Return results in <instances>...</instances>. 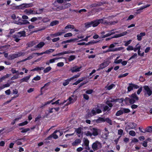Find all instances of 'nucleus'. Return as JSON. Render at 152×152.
<instances>
[{"label":"nucleus","instance_id":"nucleus-57","mask_svg":"<svg viewBox=\"0 0 152 152\" xmlns=\"http://www.w3.org/2000/svg\"><path fill=\"white\" fill-rule=\"evenodd\" d=\"M129 134L130 135L132 136H134L136 135V133L134 131H129Z\"/></svg>","mask_w":152,"mask_h":152},{"label":"nucleus","instance_id":"nucleus-11","mask_svg":"<svg viewBox=\"0 0 152 152\" xmlns=\"http://www.w3.org/2000/svg\"><path fill=\"white\" fill-rule=\"evenodd\" d=\"M72 97L74 98L75 97V98H74V99H72V97H69L68 99L69 101L67 105L73 103L76 101L77 98V96L72 95Z\"/></svg>","mask_w":152,"mask_h":152},{"label":"nucleus","instance_id":"nucleus-25","mask_svg":"<svg viewBox=\"0 0 152 152\" xmlns=\"http://www.w3.org/2000/svg\"><path fill=\"white\" fill-rule=\"evenodd\" d=\"M83 142L85 146L88 145L89 142L87 138H84L83 140Z\"/></svg>","mask_w":152,"mask_h":152},{"label":"nucleus","instance_id":"nucleus-22","mask_svg":"<svg viewBox=\"0 0 152 152\" xmlns=\"http://www.w3.org/2000/svg\"><path fill=\"white\" fill-rule=\"evenodd\" d=\"M124 48L123 47H121L119 48H111V52H115L117 51H120L122 50Z\"/></svg>","mask_w":152,"mask_h":152},{"label":"nucleus","instance_id":"nucleus-4","mask_svg":"<svg viewBox=\"0 0 152 152\" xmlns=\"http://www.w3.org/2000/svg\"><path fill=\"white\" fill-rule=\"evenodd\" d=\"M144 90V95H148V96H151L152 94V91L148 86H145L143 87Z\"/></svg>","mask_w":152,"mask_h":152},{"label":"nucleus","instance_id":"nucleus-39","mask_svg":"<svg viewBox=\"0 0 152 152\" xmlns=\"http://www.w3.org/2000/svg\"><path fill=\"white\" fill-rule=\"evenodd\" d=\"M51 69V68L50 66H48L46 67L43 70V72L44 73H46L48 72Z\"/></svg>","mask_w":152,"mask_h":152},{"label":"nucleus","instance_id":"nucleus-16","mask_svg":"<svg viewBox=\"0 0 152 152\" xmlns=\"http://www.w3.org/2000/svg\"><path fill=\"white\" fill-rule=\"evenodd\" d=\"M137 124L136 123H130L129 125L128 126V127H129L128 129H134L137 127Z\"/></svg>","mask_w":152,"mask_h":152},{"label":"nucleus","instance_id":"nucleus-26","mask_svg":"<svg viewBox=\"0 0 152 152\" xmlns=\"http://www.w3.org/2000/svg\"><path fill=\"white\" fill-rule=\"evenodd\" d=\"M92 26L94 27L97 26L99 24V22L98 21V20L92 21Z\"/></svg>","mask_w":152,"mask_h":152},{"label":"nucleus","instance_id":"nucleus-2","mask_svg":"<svg viewBox=\"0 0 152 152\" xmlns=\"http://www.w3.org/2000/svg\"><path fill=\"white\" fill-rule=\"evenodd\" d=\"M102 107V104H100L95 105L91 111L88 112V115L90 116H92L95 115L97 113L98 114L101 113L102 111L100 109V108Z\"/></svg>","mask_w":152,"mask_h":152},{"label":"nucleus","instance_id":"nucleus-53","mask_svg":"<svg viewBox=\"0 0 152 152\" xmlns=\"http://www.w3.org/2000/svg\"><path fill=\"white\" fill-rule=\"evenodd\" d=\"M74 52V51L69 50L68 51H64L62 52L63 55L65 54H67L71 53H73Z\"/></svg>","mask_w":152,"mask_h":152},{"label":"nucleus","instance_id":"nucleus-21","mask_svg":"<svg viewBox=\"0 0 152 152\" xmlns=\"http://www.w3.org/2000/svg\"><path fill=\"white\" fill-rule=\"evenodd\" d=\"M25 11L28 15L30 14H35V13L34 12L33 10L31 9H26L25 10Z\"/></svg>","mask_w":152,"mask_h":152},{"label":"nucleus","instance_id":"nucleus-61","mask_svg":"<svg viewBox=\"0 0 152 152\" xmlns=\"http://www.w3.org/2000/svg\"><path fill=\"white\" fill-rule=\"evenodd\" d=\"M72 35V33H66L64 34V37H71Z\"/></svg>","mask_w":152,"mask_h":152},{"label":"nucleus","instance_id":"nucleus-51","mask_svg":"<svg viewBox=\"0 0 152 152\" xmlns=\"http://www.w3.org/2000/svg\"><path fill=\"white\" fill-rule=\"evenodd\" d=\"M63 7H64L65 8V9L70 7V4L69 3H66L64 4H63Z\"/></svg>","mask_w":152,"mask_h":152},{"label":"nucleus","instance_id":"nucleus-41","mask_svg":"<svg viewBox=\"0 0 152 152\" xmlns=\"http://www.w3.org/2000/svg\"><path fill=\"white\" fill-rule=\"evenodd\" d=\"M76 58L75 56V55H72L69 56L68 58V60L69 61H73Z\"/></svg>","mask_w":152,"mask_h":152},{"label":"nucleus","instance_id":"nucleus-9","mask_svg":"<svg viewBox=\"0 0 152 152\" xmlns=\"http://www.w3.org/2000/svg\"><path fill=\"white\" fill-rule=\"evenodd\" d=\"M81 66L78 67L77 66H75L71 67L70 70L72 73L77 72L80 71V69H81Z\"/></svg>","mask_w":152,"mask_h":152},{"label":"nucleus","instance_id":"nucleus-20","mask_svg":"<svg viewBox=\"0 0 152 152\" xmlns=\"http://www.w3.org/2000/svg\"><path fill=\"white\" fill-rule=\"evenodd\" d=\"M45 45V43L43 42H41L38 44L34 47L36 48H38L39 49L42 48Z\"/></svg>","mask_w":152,"mask_h":152},{"label":"nucleus","instance_id":"nucleus-37","mask_svg":"<svg viewBox=\"0 0 152 152\" xmlns=\"http://www.w3.org/2000/svg\"><path fill=\"white\" fill-rule=\"evenodd\" d=\"M85 27L87 28H88L91 26H92V23L91 21L89 22H87L85 23Z\"/></svg>","mask_w":152,"mask_h":152},{"label":"nucleus","instance_id":"nucleus-63","mask_svg":"<svg viewBox=\"0 0 152 152\" xmlns=\"http://www.w3.org/2000/svg\"><path fill=\"white\" fill-rule=\"evenodd\" d=\"M34 56V53H33L31 55H30L28 56L27 58V59L28 60H30Z\"/></svg>","mask_w":152,"mask_h":152},{"label":"nucleus","instance_id":"nucleus-64","mask_svg":"<svg viewBox=\"0 0 152 152\" xmlns=\"http://www.w3.org/2000/svg\"><path fill=\"white\" fill-rule=\"evenodd\" d=\"M122 61V59H121L118 60H115L114 61V63L117 64H118L120 63H121Z\"/></svg>","mask_w":152,"mask_h":152},{"label":"nucleus","instance_id":"nucleus-27","mask_svg":"<svg viewBox=\"0 0 152 152\" xmlns=\"http://www.w3.org/2000/svg\"><path fill=\"white\" fill-rule=\"evenodd\" d=\"M54 134H57L58 136H61L63 134V133L62 132L60 131V130H56L53 132Z\"/></svg>","mask_w":152,"mask_h":152},{"label":"nucleus","instance_id":"nucleus-3","mask_svg":"<svg viewBox=\"0 0 152 152\" xmlns=\"http://www.w3.org/2000/svg\"><path fill=\"white\" fill-rule=\"evenodd\" d=\"M102 147V143L98 141L93 143L92 145V148L94 151H96L101 148Z\"/></svg>","mask_w":152,"mask_h":152},{"label":"nucleus","instance_id":"nucleus-59","mask_svg":"<svg viewBox=\"0 0 152 152\" xmlns=\"http://www.w3.org/2000/svg\"><path fill=\"white\" fill-rule=\"evenodd\" d=\"M127 32L125 31L119 34V37H121L126 35L127 34Z\"/></svg>","mask_w":152,"mask_h":152},{"label":"nucleus","instance_id":"nucleus-56","mask_svg":"<svg viewBox=\"0 0 152 152\" xmlns=\"http://www.w3.org/2000/svg\"><path fill=\"white\" fill-rule=\"evenodd\" d=\"M111 109V108H109V107L107 106H105L104 107V109L103 111H106L107 110V111H109Z\"/></svg>","mask_w":152,"mask_h":152},{"label":"nucleus","instance_id":"nucleus-8","mask_svg":"<svg viewBox=\"0 0 152 152\" xmlns=\"http://www.w3.org/2000/svg\"><path fill=\"white\" fill-rule=\"evenodd\" d=\"M109 62L108 61H105L101 64L99 66V68L97 70L98 71L99 70L102 69L106 67L109 64Z\"/></svg>","mask_w":152,"mask_h":152},{"label":"nucleus","instance_id":"nucleus-24","mask_svg":"<svg viewBox=\"0 0 152 152\" xmlns=\"http://www.w3.org/2000/svg\"><path fill=\"white\" fill-rule=\"evenodd\" d=\"M115 85L114 84H112L109 86H107L105 87V88L107 90H110L113 87L115 86Z\"/></svg>","mask_w":152,"mask_h":152},{"label":"nucleus","instance_id":"nucleus-32","mask_svg":"<svg viewBox=\"0 0 152 152\" xmlns=\"http://www.w3.org/2000/svg\"><path fill=\"white\" fill-rule=\"evenodd\" d=\"M59 23V21L58 20H54L51 22L50 24V26H54L58 24Z\"/></svg>","mask_w":152,"mask_h":152},{"label":"nucleus","instance_id":"nucleus-19","mask_svg":"<svg viewBox=\"0 0 152 152\" xmlns=\"http://www.w3.org/2000/svg\"><path fill=\"white\" fill-rule=\"evenodd\" d=\"M150 6V4H147L146 5H144L141 7L140 9L137 10V11L138 13H139L140 12H141V10H142L145 8H146L147 7H149Z\"/></svg>","mask_w":152,"mask_h":152},{"label":"nucleus","instance_id":"nucleus-48","mask_svg":"<svg viewBox=\"0 0 152 152\" xmlns=\"http://www.w3.org/2000/svg\"><path fill=\"white\" fill-rule=\"evenodd\" d=\"M85 134L86 136H89L90 137H91L92 136L91 132L89 131H88L86 132H85Z\"/></svg>","mask_w":152,"mask_h":152},{"label":"nucleus","instance_id":"nucleus-34","mask_svg":"<svg viewBox=\"0 0 152 152\" xmlns=\"http://www.w3.org/2000/svg\"><path fill=\"white\" fill-rule=\"evenodd\" d=\"M74 28L75 27L73 25H68L64 28V29L65 30L67 29H74Z\"/></svg>","mask_w":152,"mask_h":152},{"label":"nucleus","instance_id":"nucleus-10","mask_svg":"<svg viewBox=\"0 0 152 152\" xmlns=\"http://www.w3.org/2000/svg\"><path fill=\"white\" fill-rule=\"evenodd\" d=\"M118 44V43L117 42H115L113 43L112 44H110L109 47V49L107 50L104 51V53H106L109 52H111V48H114L115 46V45H116Z\"/></svg>","mask_w":152,"mask_h":152},{"label":"nucleus","instance_id":"nucleus-40","mask_svg":"<svg viewBox=\"0 0 152 152\" xmlns=\"http://www.w3.org/2000/svg\"><path fill=\"white\" fill-rule=\"evenodd\" d=\"M82 132V128L79 127L78 128L75 129V132H76L78 134H80Z\"/></svg>","mask_w":152,"mask_h":152},{"label":"nucleus","instance_id":"nucleus-38","mask_svg":"<svg viewBox=\"0 0 152 152\" xmlns=\"http://www.w3.org/2000/svg\"><path fill=\"white\" fill-rule=\"evenodd\" d=\"M123 114V112H122L121 109V110L118 111L115 114V115L118 116H119L120 115H122Z\"/></svg>","mask_w":152,"mask_h":152},{"label":"nucleus","instance_id":"nucleus-58","mask_svg":"<svg viewBox=\"0 0 152 152\" xmlns=\"http://www.w3.org/2000/svg\"><path fill=\"white\" fill-rule=\"evenodd\" d=\"M129 74L128 73H126L125 74L120 75L118 76V78H121L124 77H125L127 76Z\"/></svg>","mask_w":152,"mask_h":152},{"label":"nucleus","instance_id":"nucleus-5","mask_svg":"<svg viewBox=\"0 0 152 152\" xmlns=\"http://www.w3.org/2000/svg\"><path fill=\"white\" fill-rule=\"evenodd\" d=\"M11 71L12 74H16V75H15L11 77V80H15L18 78L20 77L18 71L16 70L15 68H12L11 69Z\"/></svg>","mask_w":152,"mask_h":152},{"label":"nucleus","instance_id":"nucleus-43","mask_svg":"<svg viewBox=\"0 0 152 152\" xmlns=\"http://www.w3.org/2000/svg\"><path fill=\"white\" fill-rule=\"evenodd\" d=\"M44 10V9H39L38 10L36 11V12L35 13V14H39L42 13Z\"/></svg>","mask_w":152,"mask_h":152},{"label":"nucleus","instance_id":"nucleus-52","mask_svg":"<svg viewBox=\"0 0 152 152\" xmlns=\"http://www.w3.org/2000/svg\"><path fill=\"white\" fill-rule=\"evenodd\" d=\"M9 60H12L16 58L15 54H12V55L9 56Z\"/></svg>","mask_w":152,"mask_h":152},{"label":"nucleus","instance_id":"nucleus-18","mask_svg":"<svg viewBox=\"0 0 152 152\" xmlns=\"http://www.w3.org/2000/svg\"><path fill=\"white\" fill-rule=\"evenodd\" d=\"M138 45H139V44H137L136 46V47H137V49L138 50V54L139 56H144V53L143 52L142 53H140V48H141V46H138Z\"/></svg>","mask_w":152,"mask_h":152},{"label":"nucleus","instance_id":"nucleus-28","mask_svg":"<svg viewBox=\"0 0 152 152\" xmlns=\"http://www.w3.org/2000/svg\"><path fill=\"white\" fill-rule=\"evenodd\" d=\"M60 32H58L56 33L57 36L61 35L62 34L64 33L67 32L65 29H62Z\"/></svg>","mask_w":152,"mask_h":152},{"label":"nucleus","instance_id":"nucleus-33","mask_svg":"<svg viewBox=\"0 0 152 152\" xmlns=\"http://www.w3.org/2000/svg\"><path fill=\"white\" fill-rule=\"evenodd\" d=\"M16 58L18 57L22 56H24L25 54V53L22 52H18L16 53L15 54Z\"/></svg>","mask_w":152,"mask_h":152},{"label":"nucleus","instance_id":"nucleus-1","mask_svg":"<svg viewBox=\"0 0 152 152\" xmlns=\"http://www.w3.org/2000/svg\"><path fill=\"white\" fill-rule=\"evenodd\" d=\"M129 97H126L124 99V101L126 104L129 103L132 104L134 103L136 101H138L139 99L137 94L135 93L132 94L131 95H129Z\"/></svg>","mask_w":152,"mask_h":152},{"label":"nucleus","instance_id":"nucleus-13","mask_svg":"<svg viewBox=\"0 0 152 152\" xmlns=\"http://www.w3.org/2000/svg\"><path fill=\"white\" fill-rule=\"evenodd\" d=\"M146 34L145 32H141L140 34H138L137 37V39L138 41H141L142 39V37L145 36Z\"/></svg>","mask_w":152,"mask_h":152},{"label":"nucleus","instance_id":"nucleus-23","mask_svg":"<svg viewBox=\"0 0 152 152\" xmlns=\"http://www.w3.org/2000/svg\"><path fill=\"white\" fill-rule=\"evenodd\" d=\"M36 44V42L35 41H32L30 42L27 43V45H28V47H31L35 45Z\"/></svg>","mask_w":152,"mask_h":152},{"label":"nucleus","instance_id":"nucleus-6","mask_svg":"<svg viewBox=\"0 0 152 152\" xmlns=\"http://www.w3.org/2000/svg\"><path fill=\"white\" fill-rule=\"evenodd\" d=\"M33 6V5L32 3L23 4L21 5L16 6V8L18 9H23L25 8H28L29 7H31Z\"/></svg>","mask_w":152,"mask_h":152},{"label":"nucleus","instance_id":"nucleus-54","mask_svg":"<svg viewBox=\"0 0 152 152\" xmlns=\"http://www.w3.org/2000/svg\"><path fill=\"white\" fill-rule=\"evenodd\" d=\"M118 22L117 21H110L109 22H107V24L108 25H114L115 24L117 23Z\"/></svg>","mask_w":152,"mask_h":152},{"label":"nucleus","instance_id":"nucleus-12","mask_svg":"<svg viewBox=\"0 0 152 152\" xmlns=\"http://www.w3.org/2000/svg\"><path fill=\"white\" fill-rule=\"evenodd\" d=\"M30 77L31 75H29L23 78L20 80V83H21L23 82H28V81L29 80Z\"/></svg>","mask_w":152,"mask_h":152},{"label":"nucleus","instance_id":"nucleus-17","mask_svg":"<svg viewBox=\"0 0 152 152\" xmlns=\"http://www.w3.org/2000/svg\"><path fill=\"white\" fill-rule=\"evenodd\" d=\"M81 140L80 139H77L75 140V141L72 143V145L73 146L77 145L81 143Z\"/></svg>","mask_w":152,"mask_h":152},{"label":"nucleus","instance_id":"nucleus-49","mask_svg":"<svg viewBox=\"0 0 152 152\" xmlns=\"http://www.w3.org/2000/svg\"><path fill=\"white\" fill-rule=\"evenodd\" d=\"M20 129H22V131H21V132L22 133H25L30 130V129L29 128H26L24 129L23 128H21Z\"/></svg>","mask_w":152,"mask_h":152},{"label":"nucleus","instance_id":"nucleus-7","mask_svg":"<svg viewBox=\"0 0 152 152\" xmlns=\"http://www.w3.org/2000/svg\"><path fill=\"white\" fill-rule=\"evenodd\" d=\"M91 132L92 134L94 136H97L101 132V130L99 129L95 128H92L90 129Z\"/></svg>","mask_w":152,"mask_h":152},{"label":"nucleus","instance_id":"nucleus-60","mask_svg":"<svg viewBox=\"0 0 152 152\" xmlns=\"http://www.w3.org/2000/svg\"><path fill=\"white\" fill-rule=\"evenodd\" d=\"M98 42V41L93 42L92 41H91L90 42H88V43H85V45H90V44H94V43H96Z\"/></svg>","mask_w":152,"mask_h":152},{"label":"nucleus","instance_id":"nucleus-62","mask_svg":"<svg viewBox=\"0 0 152 152\" xmlns=\"http://www.w3.org/2000/svg\"><path fill=\"white\" fill-rule=\"evenodd\" d=\"M80 74H77V75H74L73 77H71L70 78H71L72 79L71 80H72L73 79H74L75 78H77L79 77L80 76Z\"/></svg>","mask_w":152,"mask_h":152},{"label":"nucleus","instance_id":"nucleus-47","mask_svg":"<svg viewBox=\"0 0 152 152\" xmlns=\"http://www.w3.org/2000/svg\"><path fill=\"white\" fill-rule=\"evenodd\" d=\"M50 20V19H49L48 18H43L42 20V21L43 23H47Z\"/></svg>","mask_w":152,"mask_h":152},{"label":"nucleus","instance_id":"nucleus-46","mask_svg":"<svg viewBox=\"0 0 152 152\" xmlns=\"http://www.w3.org/2000/svg\"><path fill=\"white\" fill-rule=\"evenodd\" d=\"M98 21L99 22V24L100 23L103 24H107V22L103 20V19H97Z\"/></svg>","mask_w":152,"mask_h":152},{"label":"nucleus","instance_id":"nucleus-14","mask_svg":"<svg viewBox=\"0 0 152 152\" xmlns=\"http://www.w3.org/2000/svg\"><path fill=\"white\" fill-rule=\"evenodd\" d=\"M25 32V31H21L17 33V36L18 38L23 37L26 36Z\"/></svg>","mask_w":152,"mask_h":152},{"label":"nucleus","instance_id":"nucleus-45","mask_svg":"<svg viewBox=\"0 0 152 152\" xmlns=\"http://www.w3.org/2000/svg\"><path fill=\"white\" fill-rule=\"evenodd\" d=\"M145 131L147 132H152V126H149L145 130Z\"/></svg>","mask_w":152,"mask_h":152},{"label":"nucleus","instance_id":"nucleus-55","mask_svg":"<svg viewBox=\"0 0 152 152\" xmlns=\"http://www.w3.org/2000/svg\"><path fill=\"white\" fill-rule=\"evenodd\" d=\"M77 38L75 39H71L69 40H67V43H69L71 42H75V41L77 40Z\"/></svg>","mask_w":152,"mask_h":152},{"label":"nucleus","instance_id":"nucleus-50","mask_svg":"<svg viewBox=\"0 0 152 152\" xmlns=\"http://www.w3.org/2000/svg\"><path fill=\"white\" fill-rule=\"evenodd\" d=\"M28 121H24L23 122L19 124H18V125L19 126H23L26 125L27 124H28Z\"/></svg>","mask_w":152,"mask_h":152},{"label":"nucleus","instance_id":"nucleus-35","mask_svg":"<svg viewBox=\"0 0 152 152\" xmlns=\"http://www.w3.org/2000/svg\"><path fill=\"white\" fill-rule=\"evenodd\" d=\"M122 112L123 113H127L130 112V110L128 108H121Z\"/></svg>","mask_w":152,"mask_h":152},{"label":"nucleus","instance_id":"nucleus-31","mask_svg":"<svg viewBox=\"0 0 152 152\" xmlns=\"http://www.w3.org/2000/svg\"><path fill=\"white\" fill-rule=\"evenodd\" d=\"M104 120L103 118L99 117L98 119L96 120V122L97 123H100L104 122Z\"/></svg>","mask_w":152,"mask_h":152},{"label":"nucleus","instance_id":"nucleus-15","mask_svg":"<svg viewBox=\"0 0 152 152\" xmlns=\"http://www.w3.org/2000/svg\"><path fill=\"white\" fill-rule=\"evenodd\" d=\"M53 137L54 139H56L58 138V135L57 134H55L53 133L52 134L49 136L47 138L48 140H50Z\"/></svg>","mask_w":152,"mask_h":152},{"label":"nucleus","instance_id":"nucleus-44","mask_svg":"<svg viewBox=\"0 0 152 152\" xmlns=\"http://www.w3.org/2000/svg\"><path fill=\"white\" fill-rule=\"evenodd\" d=\"M54 51V49H50L46 50L45 52V54H49L50 53H52Z\"/></svg>","mask_w":152,"mask_h":152},{"label":"nucleus","instance_id":"nucleus-29","mask_svg":"<svg viewBox=\"0 0 152 152\" xmlns=\"http://www.w3.org/2000/svg\"><path fill=\"white\" fill-rule=\"evenodd\" d=\"M71 79V78H70L65 80L63 83V85L64 86H65L68 85L69 82L72 80Z\"/></svg>","mask_w":152,"mask_h":152},{"label":"nucleus","instance_id":"nucleus-42","mask_svg":"<svg viewBox=\"0 0 152 152\" xmlns=\"http://www.w3.org/2000/svg\"><path fill=\"white\" fill-rule=\"evenodd\" d=\"M104 121H106L110 125H112V121L108 118H107L105 119Z\"/></svg>","mask_w":152,"mask_h":152},{"label":"nucleus","instance_id":"nucleus-30","mask_svg":"<svg viewBox=\"0 0 152 152\" xmlns=\"http://www.w3.org/2000/svg\"><path fill=\"white\" fill-rule=\"evenodd\" d=\"M133 86L132 85V83H129V86L127 88L128 92H130L131 91L133 90Z\"/></svg>","mask_w":152,"mask_h":152},{"label":"nucleus","instance_id":"nucleus-36","mask_svg":"<svg viewBox=\"0 0 152 152\" xmlns=\"http://www.w3.org/2000/svg\"><path fill=\"white\" fill-rule=\"evenodd\" d=\"M30 22L27 20H23V22H19L18 24L19 25L29 24Z\"/></svg>","mask_w":152,"mask_h":152}]
</instances>
